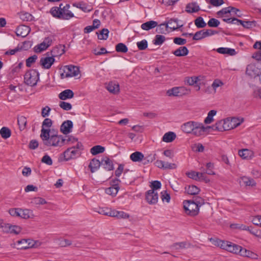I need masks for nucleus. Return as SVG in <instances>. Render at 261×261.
Here are the masks:
<instances>
[{
    "mask_svg": "<svg viewBox=\"0 0 261 261\" xmlns=\"http://www.w3.org/2000/svg\"><path fill=\"white\" fill-rule=\"evenodd\" d=\"M256 26V21L255 20L253 21H245L244 28L245 29H251L252 27Z\"/></svg>",
    "mask_w": 261,
    "mask_h": 261,
    "instance_id": "obj_61",
    "label": "nucleus"
},
{
    "mask_svg": "<svg viewBox=\"0 0 261 261\" xmlns=\"http://www.w3.org/2000/svg\"><path fill=\"white\" fill-rule=\"evenodd\" d=\"M37 59V56L36 55L30 57L26 60V66L28 67H30L32 64L36 62Z\"/></svg>",
    "mask_w": 261,
    "mask_h": 261,
    "instance_id": "obj_55",
    "label": "nucleus"
},
{
    "mask_svg": "<svg viewBox=\"0 0 261 261\" xmlns=\"http://www.w3.org/2000/svg\"><path fill=\"white\" fill-rule=\"evenodd\" d=\"M198 172L195 171H190L186 173V175L188 177L194 179L195 180H198Z\"/></svg>",
    "mask_w": 261,
    "mask_h": 261,
    "instance_id": "obj_59",
    "label": "nucleus"
},
{
    "mask_svg": "<svg viewBox=\"0 0 261 261\" xmlns=\"http://www.w3.org/2000/svg\"><path fill=\"white\" fill-rule=\"evenodd\" d=\"M189 52V50L186 46H180L172 51V53L176 57H183L188 55Z\"/></svg>",
    "mask_w": 261,
    "mask_h": 261,
    "instance_id": "obj_21",
    "label": "nucleus"
},
{
    "mask_svg": "<svg viewBox=\"0 0 261 261\" xmlns=\"http://www.w3.org/2000/svg\"><path fill=\"white\" fill-rule=\"evenodd\" d=\"M167 94L168 96H180L178 87H173L167 91Z\"/></svg>",
    "mask_w": 261,
    "mask_h": 261,
    "instance_id": "obj_47",
    "label": "nucleus"
},
{
    "mask_svg": "<svg viewBox=\"0 0 261 261\" xmlns=\"http://www.w3.org/2000/svg\"><path fill=\"white\" fill-rule=\"evenodd\" d=\"M17 244L19 245L18 248L20 249H27L34 246V241L31 239H21L17 241Z\"/></svg>",
    "mask_w": 261,
    "mask_h": 261,
    "instance_id": "obj_10",
    "label": "nucleus"
},
{
    "mask_svg": "<svg viewBox=\"0 0 261 261\" xmlns=\"http://www.w3.org/2000/svg\"><path fill=\"white\" fill-rule=\"evenodd\" d=\"M21 231V228L16 225H11L10 230L9 233L18 234Z\"/></svg>",
    "mask_w": 261,
    "mask_h": 261,
    "instance_id": "obj_60",
    "label": "nucleus"
},
{
    "mask_svg": "<svg viewBox=\"0 0 261 261\" xmlns=\"http://www.w3.org/2000/svg\"><path fill=\"white\" fill-rule=\"evenodd\" d=\"M124 170V165L119 164L118 167L115 171V174L116 177H120Z\"/></svg>",
    "mask_w": 261,
    "mask_h": 261,
    "instance_id": "obj_63",
    "label": "nucleus"
},
{
    "mask_svg": "<svg viewBox=\"0 0 261 261\" xmlns=\"http://www.w3.org/2000/svg\"><path fill=\"white\" fill-rule=\"evenodd\" d=\"M217 111L214 110H211L207 114V116L205 118V119L204 120V122L205 124H210L213 121V117L216 114Z\"/></svg>",
    "mask_w": 261,
    "mask_h": 261,
    "instance_id": "obj_34",
    "label": "nucleus"
},
{
    "mask_svg": "<svg viewBox=\"0 0 261 261\" xmlns=\"http://www.w3.org/2000/svg\"><path fill=\"white\" fill-rule=\"evenodd\" d=\"M144 159V154L140 151H136L130 155V159L134 162H139Z\"/></svg>",
    "mask_w": 261,
    "mask_h": 261,
    "instance_id": "obj_25",
    "label": "nucleus"
},
{
    "mask_svg": "<svg viewBox=\"0 0 261 261\" xmlns=\"http://www.w3.org/2000/svg\"><path fill=\"white\" fill-rule=\"evenodd\" d=\"M233 10L238 11L237 10V8L229 6L226 8H223L222 10L217 12V14L219 16H222L224 14L230 13L231 11Z\"/></svg>",
    "mask_w": 261,
    "mask_h": 261,
    "instance_id": "obj_33",
    "label": "nucleus"
},
{
    "mask_svg": "<svg viewBox=\"0 0 261 261\" xmlns=\"http://www.w3.org/2000/svg\"><path fill=\"white\" fill-rule=\"evenodd\" d=\"M194 201V202L197 205L198 207H200L201 206L203 205L205 203L204 199L202 198L199 197V196H196L195 197L194 199L192 200Z\"/></svg>",
    "mask_w": 261,
    "mask_h": 261,
    "instance_id": "obj_56",
    "label": "nucleus"
},
{
    "mask_svg": "<svg viewBox=\"0 0 261 261\" xmlns=\"http://www.w3.org/2000/svg\"><path fill=\"white\" fill-rule=\"evenodd\" d=\"M50 12L53 17L62 19H69L74 17L72 13H69L63 15L61 10L58 7H54L51 8Z\"/></svg>",
    "mask_w": 261,
    "mask_h": 261,
    "instance_id": "obj_6",
    "label": "nucleus"
},
{
    "mask_svg": "<svg viewBox=\"0 0 261 261\" xmlns=\"http://www.w3.org/2000/svg\"><path fill=\"white\" fill-rule=\"evenodd\" d=\"M159 199V195L157 191L148 190V203L150 204H156Z\"/></svg>",
    "mask_w": 261,
    "mask_h": 261,
    "instance_id": "obj_16",
    "label": "nucleus"
},
{
    "mask_svg": "<svg viewBox=\"0 0 261 261\" xmlns=\"http://www.w3.org/2000/svg\"><path fill=\"white\" fill-rule=\"evenodd\" d=\"M206 170L205 172L208 175H214L215 173L213 171V169L214 168V164L211 162H209L206 164Z\"/></svg>",
    "mask_w": 261,
    "mask_h": 261,
    "instance_id": "obj_53",
    "label": "nucleus"
},
{
    "mask_svg": "<svg viewBox=\"0 0 261 261\" xmlns=\"http://www.w3.org/2000/svg\"><path fill=\"white\" fill-rule=\"evenodd\" d=\"M53 39L51 37H45L43 41L40 44L36 45L34 47V50L36 53H41L46 50L49 46L51 45Z\"/></svg>",
    "mask_w": 261,
    "mask_h": 261,
    "instance_id": "obj_8",
    "label": "nucleus"
},
{
    "mask_svg": "<svg viewBox=\"0 0 261 261\" xmlns=\"http://www.w3.org/2000/svg\"><path fill=\"white\" fill-rule=\"evenodd\" d=\"M59 106L60 108L66 111L70 110L72 108V105L70 103L65 101H60Z\"/></svg>",
    "mask_w": 261,
    "mask_h": 261,
    "instance_id": "obj_54",
    "label": "nucleus"
},
{
    "mask_svg": "<svg viewBox=\"0 0 261 261\" xmlns=\"http://www.w3.org/2000/svg\"><path fill=\"white\" fill-rule=\"evenodd\" d=\"M240 248H241V246H239V245H236L235 244H233L231 242H230L229 247H228L227 251L230 252L237 254V253H239V251H240L239 250H240Z\"/></svg>",
    "mask_w": 261,
    "mask_h": 261,
    "instance_id": "obj_40",
    "label": "nucleus"
},
{
    "mask_svg": "<svg viewBox=\"0 0 261 261\" xmlns=\"http://www.w3.org/2000/svg\"><path fill=\"white\" fill-rule=\"evenodd\" d=\"M52 125L53 121L49 118H45L42 123L40 137L44 145L47 147L62 146L66 142L71 141L70 137L66 140L62 135L54 134L50 135V127Z\"/></svg>",
    "mask_w": 261,
    "mask_h": 261,
    "instance_id": "obj_1",
    "label": "nucleus"
},
{
    "mask_svg": "<svg viewBox=\"0 0 261 261\" xmlns=\"http://www.w3.org/2000/svg\"><path fill=\"white\" fill-rule=\"evenodd\" d=\"M203 38H204V37L203 30L196 32L193 37V40H200Z\"/></svg>",
    "mask_w": 261,
    "mask_h": 261,
    "instance_id": "obj_51",
    "label": "nucleus"
},
{
    "mask_svg": "<svg viewBox=\"0 0 261 261\" xmlns=\"http://www.w3.org/2000/svg\"><path fill=\"white\" fill-rule=\"evenodd\" d=\"M173 42L177 45H183L186 44L187 40L180 37H175L173 39Z\"/></svg>",
    "mask_w": 261,
    "mask_h": 261,
    "instance_id": "obj_57",
    "label": "nucleus"
},
{
    "mask_svg": "<svg viewBox=\"0 0 261 261\" xmlns=\"http://www.w3.org/2000/svg\"><path fill=\"white\" fill-rule=\"evenodd\" d=\"M185 213L190 216H196L199 213V207L192 200H185L183 202Z\"/></svg>",
    "mask_w": 261,
    "mask_h": 261,
    "instance_id": "obj_3",
    "label": "nucleus"
},
{
    "mask_svg": "<svg viewBox=\"0 0 261 261\" xmlns=\"http://www.w3.org/2000/svg\"><path fill=\"white\" fill-rule=\"evenodd\" d=\"M119 189L117 188H115L114 187H110L106 189L105 192L110 195L112 196L113 197L115 196L119 190Z\"/></svg>",
    "mask_w": 261,
    "mask_h": 261,
    "instance_id": "obj_46",
    "label": "nucleus"
},
{
    "mask_svg": "<svg viewBox=\"0 0 261 261\" xmlns=\"http://www.w3.org/2000/svg\"><path fill=\"white\" fill-rule=\"evenodd\" d=\"M64 72L61 74V79L77 76L80 73L79 68L73 65H67L64 67Z\"/></svg>",
    "mask_w": 261,
    "mask_h": 261,
    "instance_id": "obj_5",
    "label": "nucleus"
},
{
    "mask_svg": "<svg viewBox=\"0 0 261 261\" xmlns=\"http://www.w3.org/2000/svg\"><path fill=\"white\" fill-rule=\"evenodd\" d=\"M137 47L140 50H144L147 48V40H143L137 43Z\"/></svg>",
    "mask_w": 261,
    "mask_h": 261,
    "instance_id": "obj_64",
    "label": "nucleus"
},
{
    "mask_svg": "<svg viewBox=\"0 0 261 261\" xmlns=\"http://www.w3.org/2000/svg\"><path fill=\"white\" fill-rule=\"evenodd\" d=\"M109 33V31L108 29H102L100 31L99 34L97 33L98 34V38L100 40H106L108 38Z\"/></svg>",
    "mask_w": 261,
    "mask_h": 261,
    "instance_id": "obj_48",
    "label": "nucleus"
},
{
    "mask_svg": "<svg viewBox=\"0 0 261 261\" xmlns=\"http://www.w3.org/2000/svg\"><path fill=\"white\" fill-rule=\"evenodd\" d=\"M64 47L61 45L57 46L53 48L49 54L54 58L60 56L65 53Z\"/></svg>",
    "mask_w": 261,
    "mask_h": 261,
    "instance_id": "obj_18",
    "label": "nucleus"
},
{
    "mask_svg": "<svg viewBox=\"0 0 261 261\" xmlns=\"http://www.w3.org/2000/svg\"><path fill=\"white\" fill-rule=\"evenodd\" d=\"M165 41V37L163 35H156L155 39L153 40V44L155 45H161Z\"/></svg>",
    "mask_w": 261,
    "mask_h": 261,
    "instance_id": "obj_49",
    "label": "nucleus"
},
{
    "mask_svg": "<svg viewBox=\"0 0 261 261\" xmlns=\"http://www.w3.org/2000/svg\"><path fill=\"white\" fill-rule=\"evenodd\" d=\"M17 123L20 130H23L25 128L27 123L26 117L23 116H18Z\"/></svg>",
    "mask_w": 261,
    "mask_h": 261,
    "instance_id": "obj_31",
    "label": "nucleus"
},
{
    "mask_svg": "<svg viewBox=\"0 0 261 261\" xmlns=\"http://www.w3.org/2000/svg\"><path fill=\"white\" fill-rule=\"evenodd\" d=\"M48 56H49V53H46ZM55 61V58L53 57L48 56L46 57H42L41 58L40 63L42 67L44 69H49L51 65L54 64Z\"/></svg>",
    "mask_w": 261,
    "mask_h": 261,
    "instance_id": "obj_9",
    "label": "nucleus"
},
{
    "mask_svg": "<svg viewBox=\"0 0 261 261\" xmlns=\"http://www.w3.org/2000/svg\"><path fill=\"white\" fill-rule=\"evenodd\" d=\"M47 203L46 201L43 198L37 197L33 198L31 201V203L33 205H43Z\"/></svg>",
    "mask_w": 261,
    "mask_h": 261,
    "instance_id": "obj_38",
    "label": "nucleus"
},
{
    "mask_svg": "<svg viewBox=\"0 0 261 261\" xmlns=\"http://www.w3.org/2000/svg\"><path fill=\"white\" fill-rule=\"evenodd\" d=\"M177 18H171L166 24V28H169L172 31L176 30L183 26V24H178Z\"/></svg>",
    "mask_w": 261,
    "mask_h": 261,
    "instance_id": "obj_15",
    "label": "nucleus"
},
{
    "mask_svg": "<svg viewBox=\"0 0 261 261\" xmlns=\"http://www.w3.org/2000/svg\"><path fill=\"white\" fill-rule=\"evenodd\" d=\"M32 45V42L30 41H25L23 42L22 45L19 47V48H21V50H28L30 49Z\"/></svg>",
    "mask_w": 261,
    "mask_h": 261,
    "instance_id": "obj_62",
    "label": "nucleus"
},
{
    "mask_svg": "<svg viewBox=\"0 0 261 261\" xmlns=\"http://www.w3.org/2000/svg\"><path fill=\"white\" fill-rule=\"evenodd\" d=\"M224 120H221L216 122L214 125L210 126V128L214 130H218L219 132H223L224 128Z\"/></svg>",
    "mask_w": 261,
    "mask_h": 261,
    "instance_id": "obj_30",
    "label": "nucleus"
},
{
    "mask_svg": "<svg viewBox=\"0 0 261 261\" xmlns=\"http://www.w3.org/2000/svg\"><path fill=\"white\" fill-rule=\"evenodd\" d=\"M185 189L188 194L192 195H195L199 194L200 191L199 188L194 185L189 186L188 187H186Z\"/></svg>",
    "mask_w": 261,
    "mask_h": 261,
    "instance_id": "obj_29",
    "label": "nucleus"
},
{
    "mask_svg": "<svg viewBox=\"0 0 261 261\" xmlns=\"http://www.w3.org/2000/svg\"><path fill=\"white\" fill-rule=\"evenodd\" d=\"M194 23L197 28L200 29L203 28L206 25V23L204 21L203 18L201 17H198L195 20Z\"/></svg>",
    "mask_w": 261,
    "mask_h": 261,
    "instance_id": "obj_36",
    "label": "nucleus"
},
{
    "mask_svg": "<svg viewBox=\"0 0 261 261\" xmlns=\"http://www.w3.org/2000/svg\"><path fill=\"white\" fill-rule=\"evenodd\" d=\"M101 165L107 171H111L114 169V165L112 161L107 156L101 159Z\"/></svg>",
    "mask_w": 261,
    "mask_h": 261,
    "instance_id": "obj_14",
    "label": "nucleus"
},
{
    "mask_svg": "<svg viewBox=\"0 0 261 261\" xmlns=\"http://www.w3.org/2000/svg\"><path fill=\"white\" fill-rule=\"evenodd\" d=\"M74 96L73 92L70 89H66L61 92L59 95V97L61 100H66L71 98Z\"/></svg>",
    "mask_w": 261,
    "mask_h": 261,
    "instance_id": "obj_23",
    "label": "nucleus"
},
{
    "mask_svg": "<svg viewBox=\"0 0 261 261\" xmlns=\"http://www.w3.org/2000/svg\"><path fill=\"white\" fill-rule=\"evenodd\" d=\"M161 197L163 202L165 201L167 203L169 202L170 200V194L167 192V191H162L161 193Z\"/></svg>",
    "mask_w": 261,
    "mask_h": 261,
    "instance_id": "obj_52",
    "label": "nucleus"
},
{
    "mask_svg": "<svg viewBox=\"0 0 261 261\" xmlns=\"http://www.w3.org/2000/svg\"><path fill=\"white\" fill-rule=\"evenodd\" d=\"M116 51L118 53H125L128 51V48L125 44L122 43H119L116 45Z\"/></svg>",
    "mask_w": 261,
    "mask_h": 261,
    "instance_id": "obj_41",
    "label": "nucleus"
},
{
    "mask_svg": "<svg viewBox=\"0 0 261 261\" xmlns=\"http://www.w3.org/2000/svg\"><path fill=\"white\" fill-rule=\"evenodd\" d=\"M20 18L23 21H30L33 20V16L28 12H21L20 14Z\"/></svg>",
    "mask_w": 261,
    "mask_h": 261,
    "instance_id": "obj_44",
    "label": "nucleus"
},
{
    "mask_svg": "<svg viewBox=\"0 0 261 261\" xmlns=\"http://www.w3.org/2000/svg\"><path fill=\"white\" fill-rule=\"evenodd\" d=\"M220 23V22L218 19L214 18H212L208 20L207 22V25L210 27L216 28L219 26Z\"/></svg>",
    "mask_w": 261,
    "mask_h": 261,
    "instance_id": "obj_50",
    "label": "nucleus"
},
{
    "mask_svg": "<svg viewBox=\"0 0 261 261\" xmlns=\"http://www.w3.org/2000/svg\"><path fill=\"white\" fill-rule=\"evenodd\" d=\"M107 90L111 93L117 94L119 92V85L118 83L111 82L107 86Z\"/></svg>",
    "mask_w": 261,
    "mask_h": 261,
    "instance_id": "obj_24",
    "label": "nucleus"
},
{
    "mask_svg": "<svg viewBox=\"0 0 261 261\" xmlns=\"http://www.w3.org/2000/svg\"><path fill=\"white\" fill-rule=\"evenodd\" d=\"M31 28L29 26L20 25L16 29V34L17 36L25 37L29 34Z\"/></svg>",
    "mask_w": 261,
    "mask_h": 261,
    "instance_id": "obj_11",
    "label": "nucleus"
},
{
    "mask_svg": "<svg viewBox=\"0 0 261 261\" xmlns=\"http://www.w3.org/2000/svg\"><path fill=\"white\" fill-rule=\"evenodd\" d=\"M19 217H20L21 218L23 219H29L30 217V214L31 212L30 210L25 209V210H22L20 208V210H19Z\"/></svg>",
    "mask_w": 261,
    "mask_h": 261,
    "instance_id": "obj_45",
    "label": "nucleus"
},
{
    "mask_svg": "<svg viewBox=\"0 0 261 261\" xmlns=\"http://www.w3.org/2000/svg\"><path fill=\"white\" fill-rule=\"evenodd\" d=\"M41 162L47 165H51L53 164V161L51 158L47 154H45L42 157Z\"/></svg>",
    "mask_w": 261,
    "mask_h": 261,
    "instance_id": "obj_58",
    "label": "nucleus"
},
{
    "mask_svg": "<svg viewBox=\"0 0 261 261\" xmlns=\"http://www.w3.org/2000/svg\"><path fill=\"white\" fill-rule=\"evenodd\" d=\"M40 74L36 69H30L24 75V83L31 87L35 86L39 80Z\"/></svg>",
    "mask_w": 261,
    "mask_h": 261,
    "instance_id": "obj_2",
    "label": "nucleus"
},
{
    "mask_svg": "<svg viewBox=\"0 0 261 261\" xmlns=\"http://www.w3.org/2000/svg\"><path fill=\"white\" fill-rule=\"evenodd\" d=\"M259 69L254 64H249L246 68V73L251 77L259 75Z\"/></svg>",
    "mask_w": 261,
    "mask_h": 261,
    "instance_id": "obj_12",
    "label": "nucleus"
},
{
    "mask_svg": "<svg viewBox=\"0 0 261 261\" xmlns=\"http://www.w3.org/2000/svg\"><path fill=\"white\" fill-rule=\"evenodd\" d=\"M0 134L3 138L7 139L11 136V132L8 127H3L0 130Z\"/></svg>",
    "mask_w": 261,
    "mask_h": 261,
    "instance_id": "obj_39",
    "label": "nucleus"
},
{
    "mask_svg": "<svg viewBox=\"0 0 261 261\" xmlns=\"http://www.w3.org/2000/svg\"><path fill=\"white\" fill-rule=\"evenodd\" d=\"M230 242L223 241L218 239L214 240V244L221 248L228 250Z\"/></svg>",
    "mask_w": 261,
    "mask_h": 261,
    "instance_id": "obj_28",
    "label": "nucleus"
},
{
    "mask_svg": "<svg viewBox=\"0 0 261 261\" xmlns=\"http://www.w3.org/2000/svg\"><path fill=\"white\" fill-rule=\"evenodd\" d=\"M105 150V148L104 147L100 145H96L91 148L90 152L93 155H96L97 154L103 152Z\"/></svg>",
    "mask_w": 261,
    "mask_h": 261,
    "instance_id": "obj_32",
    "label": "nucleus"
},
{
    "mask_svg": "<svg viewBox=\"0 0 261 261\" xmlns=\"http://www.w3.org/2000/svg\"><path fill=\"white\" fill-rule=\"evenodd\" d=\"M199 10V6L196 2L189 3L186 7V11L189 13L197 12Z\"/></svg>",
    "mask_w": 261,
    "mask_h": 261,
    "instance_id": "obj_19",
    "label": "nucleus"
},
{
    "mask_svg": "<svg viewBox=\"0 0 261 261\" xmlns=\"http://www.w3.org/2000/svg\"><path fill=\"white\" fill-rule=\"evenodd\" d=\"M241 179L243 183L246 186L254 187L256 185L255 180L252 178L243 176Z\"/></svg>",
    "mask_w": 261,
    "mask_h": 261,
    "instance_id": "obj_35",
    "label": "nucleus"
},
{
    "mask_svg": "<svg viewBox=\"0 0 261 261\" xmlns=\"http://www.w3.org/2000/svg\"><path fill=\"white\" fill-rule=\"evenodd\" d=\"M240 254L243 256H246L248 257H253V256L254 254L251 251L248 250L245 248H243L241 246V248L239 250Z\"/></svg>",
    "mask_w": 261,
    "mask_h": 261,
    "instance_id": "obj_37",
    "label": "nucleus"
},
{
    "mask_svg": "<svg viewBox=\"0 0 261 261\" xmlns=\"http://www.w3.org/2000/svg\"><path fill=\"white\" fill-rule=\"evenodd\" d=\"M216 51L221 54H227L230 56H234L237 54L234 49L227 47H219L216 49Z\"/></svg>",
    "mask_w": 261,
    "mask_h": 261,
    "instance_id": "obj_26",
    "label": "nucleus"
},
{
    "mask_svg": "<svg viewBox=\"0 0 261 261\" xmlns=\"http://www.w3.org/2000/svg\"><path fill=\"white\" fill-rule=\"evenodd\" d=\"M176 135L172 132H169L164 134L162 138V141L167 143L172 142L175 139Z\"/></svg>",
    "mask_w": 261,
    "mask_h": 261,
    "instance_id": "obj_27",
    "label": "nucleus"
},
{
    "mask_svg": "<svg viewBox=\"0 0 261 261\" xmlns=\"http://www.w3.org/2000/svg\"><path fill=\"white\" fill-rule=\"evenodd\" d=\"M73 123L71 120L64 121L60 126V131L64 135H67L71 132Z\"/></svg>",
    "mask_w": 261,
    "mask_h": 261,
    "instance_id": "obj_13",
    "label": "nucleus"
},
{
    "mask_svg": "<svg viewBox=\"0 0 261 261\" xmlns=\"http://www.w3.org/2000/svg\"><path fill=\"white\" fill-rule=\"evenodd\" d=\"M238 154L243 159H251L254 156L253 152L248 149L240 150Z\"/></svg>",
    "mask_w": 261,
    "mask_h": 261,
    "instance_id": "obj_17",
    "label": "nucleus"
},
{
    "mask_svg": "<svg viewBox=\"0 0 261 261\" xmlns=\"http://www.w3.org/2000/svg\"><path fill=\"white\" fill-rule=\"evenodd\" d=\"M81 152L79 150L75 149L74 148L70 147L67 148L59 158V161H68L70 160L76 158L81 155Z\"/></svg>",
    "mask_w": 261,
    "mask_h": 261,
    "instance_id": "obj_4",
    "label": "nucleus"
},
{
    "mask_svg": "<svg viewBox=\"0 0 261 261\" xmlns=\"http://www.w3.org/2000/svg\"><path fill=\"white\" fill-rule=\"evenodd\" d=\"M101 164V161H100L99 160L95 158L93 159L89 165L90 171L92 173L95 172L99 169Z\"/></svg>",
    "mask_w": 261,
    "mask_h": 261,
    "instance_id": "obj_20",
    "label": "nucleus"
},
{
    "mask_svg": "<svg viewBox=\"0 0 261 261\" xmlns=\"http://www.w3.org/2000/svg\"><path fill=\"white\" fill-rule=\"evenodd\" d=\"M161 182L159 180H154L150 182L149 185L150 188H151L149 191H156L157 190L160 189L161 188Z\"/></svg>",
    "mask_w": 261,
    "mask_h": 261,
    "instance_id": "obj_43",
    "label": "nucleus"
},
{
    "mask_svg": "<svg viewBox=\"0 0 261 261\" xmlns=\"http://www.w3.org/2000/svg\"><path fill=\"white\" fill-rule=\"evenodd\" d=\"M198 77H188L186 80V82L189 85L193 86L194 85L195 87H197V90L200 89V86L197 85Z\"/></svg>",
    "mask_w": 261,
    "mask_h": 261,
    "instance_id": "obj_42",
    "label": "nucleus"
},
{
    "mask_svg": "<svg viewBox=\"0 0 261 261\" xmlns=\"http://www.w3.org/2000/svg\"><path fill=\"white\" fill-rule=\"evenodd\" d=\"M193 128L191 133L195 136L199 137L202 135L204 132L210 129V126H204L202 123L196 122Z\"/></svg>",
    "mask_w": 261,
    "mask_h": 261,
    "instance_id": "obj_7",
    "label": "nucleus"
},
{
    "mask_svg": "<svg viewBox=\"0 0 261 261\" xmlns=\"http://www.w3.org/2000/svg\"><path fill=\"white\" fill-rule=\"evenodd\" d=\"M195 121H189L181 125V129L186 133H191L193 130Z\"/></svg>",
    "mask_w": 261,
    "mask_h": 261,
    "instance_id": "obj_22",
    "label": "nucleus"
}]
</instances>
